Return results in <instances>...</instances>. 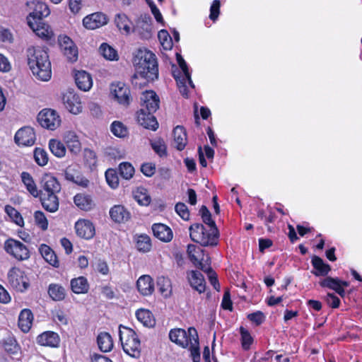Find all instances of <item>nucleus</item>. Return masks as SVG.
Returning a JSON list of instances; mask_svg holds the SVG:
<instances>
[{
  "mask_svg": "<svg viewBox=\"0 0 362 362\" xmlns=\"http://www.w3.org/2000/svg\"><path fill=\"white\" fill-rule=\"evenodd\" d=\"M135 200L142 206H148L151 202V197L147 193V190L144 187H139L134 192Z\"/></svg>",
  "mask_w": 362,
  "mask_h": 362,
  "instance_id": "nucleus-47",
  "label": "nucleus"
},
{
  "mask_svg": "<svg viewBox=\"0 0 362 362\" xmlns=\"http://www.w3.org/2000/svg\"><path fill=\"white\" fill-rule=\"evenodd\" d=\"M154 112H150L141 108L137 112L138 123L145 127L152 130H156L158 127V123L156 117L153 115Z\"/></svg>",
  "mask_w": 362,
  "mask_h": 362,
  "instance_id": "nucleus-17",
  "label": "nucleus"
},
{
  "mask_svg": "<svg viewBox=\"0 0 362 362\" xmlns=\"http://www.w3.org/2000/svg\"><path fill=\"white\" fill-rule=\"evenodd\" d=\"M115 23L118 29L125 34L133 31L132 23L124 13H118L115 18Z\"/></svg>",
  "mask_w": 362,
  "mask_h": 362,
  "instance_id": "nucleus-41",
  "label": "nucleus"
},
{
  "mask_svg": "<svg viewBox=\"0 0 362 362\" xmlns=\"http://www.w3.org/2000/svg\"><path fill=\"white\" fill-rule=\"evenodd\" d=\"M311 262L315 269V271H313L312 273L315 276H326L331 270L330 266L325 264L322 259L317 256H314Z\"/></svg>",
  "mask_w": 362,
  "mask_h": 362,
  "instance_id": "nucleus-40",
  "label": "nucleus"
},
{
  "mask_svg": "<svg viewBox=\"0 0 362 362\" xmlns=\"http://www.w3.org/2000/svg\"><path fill=\"white\" fill-rule=\"evenodd\" d=\"M58 43L62 52L68 61L74 62L77 60L78 49L69 37L66 35L59 36Z\"/></svg>",
  "mask_w": 362,
  "mask_h": 362,
  "instance_id": "nucleus-11",
  "label": "nucleus"
},
{
  "mask_svg": "<svg viewBox=\"0 0 362 362\" xmlns=\"http://www.w3.org/2000/svg\"><path fill=\"white\" fill-rule=\"evenodd\" d=\"M4 250L15 259L23 261L30 257L28 247L21 241L10 238L4 243Z\"/></svg>",
  "mask_w": 362,
  "mask_h": 362,
  "instance_id": "nucleus-8",
  "label": "nucleus"
},
{
  "mask_svg": "<svg viewBox=\"0 0 362 362\" xmlns=\"http://www.w3.org/2000/svg\"><path fill=\"white\" fill-rule=\"evenodd\" d=\"M33 319V314L30 309L22 310L18 316V327L24 333L28 332L32 327Z\"/></svg>",
  "mask_w": 362,
  "mask_h": 362,
  "instance_id": "nucleus-26",
  "label": "nucleus"
},
{
  "mask_svg": "<svg viewBox=\"0 0 362 362\" xmlns=\"http://www.w3.org/2000/svg\"><path fill=\"white\" fill-rule=\"evenodd\" d=\"M240 331L241 334L242 346L243 349L248 350L252 344L253 339L249 332L244 327H241Z\"/></svg>",
  "mask_w": 362,
  "mask_h": 362,
  "instance_id": "nucleus-57",
  "label": "nucleus"
},
{
  "mask_svg": "<svg viewBox=\"0 0 362 362\" xmlns=\"http://www.w3.org/2000/svg\"><path fill=\"white\" fill-rule=\"evenodd\" d=\"M189 235L194 242L204 247H214L218 243L219 233L216 227L206 229L201 223H194L189 227Z\"/></svg>",
  "mask_w": 362,
  "mask_h": 362,
  "instance_id": "nucleus-3",
  "label": "nucleus"
},
{
  "mask_svg": "<svg viewBox=\"0 0 362 362\" xmlns=\"http://www.w3.org/2000/svg\"><path fill=\"white\" fill-rule=\"evenodd\" d=\"M111 218L117 223H123L130 218V213L122 205H115L110 211Z\"/></svg>",
  "mask_w": 362,
  "mask_h": 362,
  "instance_id": "nucleus-32",
  "label": "nucleus"
},
{
  "mask_svg": "<svg viewBox=\"0 0 362 362\" xmlns=\"http://www.w3.org/2000/svg\"><path fill=\"white\" fill-rule=\"evenodd\" d=\"M135 73L132 83L135 87L141 88L150 81L158 77V64L155 54L146 49H139L134 57Z\"/></svg>",
  "mask_w": 362,
  "mask_h": 362,
  "instance_id": "nucleus-1",
  "label": "nucleus"
},
{
  "mask_svg": "<svg viewBox=\"0 0 362 362\" xmlns=\"http://www.w3.org/2000/svg\"><path fill=\"white\" fill-rule=\"evenodd\" d=\"M158 37L164 49L169 50L172 49L173 41L168 31L165 30H160L158 34Z\"/></svg>",
  "mask_w": 362,
  "mask_h": 362,
  "instance_id": "nucleus-50",
  "label": "nucleus"
},
{
  "mask_svg": "<svg viewBox=\"0 0 362 362\" xmlns=\"http://www.w3.org/2000/svg\"><path fill=\"white\" fill-rule=\"evenodd\" d=\"M64 141L71 153L77 155L80 153L81 150V142L74 132H66L64 136Z\"/></svg>",
  "mask_w": 362,
  "mask_h": 362,
  "instance_id": "nucleus-30",
  "label": "nucleus"
},
{
  "mask_svg": "<svg viewBox=\"0 0 362 362\" xmlns=\"http://www.w3.org/2000/svg\"><path fill=\"white\" fill-rule=\"evenodd\" d=\"M75 229L77 235L85 239H91L95 235V227L88 220H79L75 224Z\"/></svg>",
  "mask_w": 362,
  "mask_h": 362,
  "instance_id": "nucleus-20",
  "label": "nucleus"
},
{
  "mask_svg": "<svg viewBox=\"0 0 362 362\" xmlns=\"http://www.w3.org/2000/svg\"><path fill=\"white\" fill-rule=\"evenodd\" d=\"M189 334L191 335V342L188 348L190 350L193 361L199 362L200 359V353L197 332L195 328L189 327Z\"/></svg>",
  "mask_w": 362,
  "mask_h": 362,
  "instance_id": "nucleus-31",
  "label": "nucleus"
},
{
  "mask_svg": "<svg viewBox=\"0 0 362 362\" xmlns=\"http://www.w3.org/2000/svg\"><path fill=\"white\" fill-rule=\"evenodd\" d=\"M40 124L47 129L54 130L61 124V118L57 111L52 109H43L37 115Z\"/></svg>",
  "mask_w": 362,
  "mask_h": 362,
  "instance_id": "nucleus-10",
  "label": "nucleus"
},
{
  "mask_svg": "<svg viewBox=\"0 0 362 362\" xmlns=\"http://www.w3.org/2000/svg\"><path fill=\"white\" fill-rule=\"evenodd\" d=\"M83 157L86 164L90 167H94L97 163V156L95 153L89 148H85L83 151Z\"/></svg>",
  "mask_w": 362,
  "mask_h": 362,
  "instance_id": "nucleus-59",
  "label": "nucleus"
},
{
  "mask_svg": "<svg viewBox=\"0 0 362 362\" xmlns=\"http://www.w3.org/2000/svg\"><path fill=\"white\" fill-rule=\"evenodd\" d=\"M105 177L107 184L112 189H115L119 185L118 177L113 170H107L105 173Z\"/></svg>",
  "mask_w": 362,
  "mask_h": 362,
  "instance_id": "nucleus-60",
  "label": "nucleus"
},
{
  "mask_svg": "<svg viewBox=\"0 0 362 362\" xmlns=\"http://www.w3.org/2000/svg\"><path fill=\"white\" fill-rule=\"evenodd\" d=\"M63 103L66 110L71 113L77 115L82 111V105L80 98L74 90H67L62 96Z\"/></svg>",
  "mask_w": 362,
  "mask_h": 362,
  "instance_id": "nucleus-12",
  "label": "nucleus"
},
{
  "mask_svg": "<svg viewBox=\"0 0 362 362\" xmlns=\"http://www.w3.org/2000/svg\"><path fill=\"white\" fill-rule=\"evenodd\" d=\"M26 53L28 64L33 74L42 81H49L52 76V70L47 52L40 47H30Z\"/></svg>",
  "mask_w": 362,
  "mask_h": 362,
  "instance_id": "nucleus-2",
  "label": "nucleus"
},
{
  "mask_svg": "<svg viewBox=\"0 0 362 362\" xmlns=\"http://www.w3.org/2000/svg\"><path fill=\"white\" fill-rule=\"evenodd\" d=\"M48 294L53 300L61 301L66 297V290L58 284H51L48 287Z\"/></svg>",
  "mask_w": 362,
  "mask_h": 362,
  "instance_id": "nucleus-42",
  "label": "nucleus"
},
{
  "mask_svg": "<svg viewBox=\"0 0 362 362\" xmlns=\"http://www.w3.org/2000/svg\"><path fill=\"white\" fill-rule=\"evenodd\" d=\"M152 230L156 238L160 240L168 243L173 237L171 228L163 223H154L152 226Z\"/></svg>",
  "mask_w": 362,
  "mask_h": 362,
  "instance_id": "nucleus-24",
  "label": "nucleus"
},
{
  "mask_svg": "<svg viewBox=\"0 0 362 362\" xmlns=\"http://www.w3.org/2000/svg\"><path fill=\"white\" fill-rule=\"evenodd\" d=\"M112 134L117 137H124L127 134V129L120 122L115 121L111 125Z\"/></svg>",
  "mask_w": 362,
  "mask_h": 362,
  "instance_id": "nucleus-55",
  "label": "nucleus"
},
{
  "mask_svg": "<svg viewBox=\"0 0 362 362\" xmlns=\"http://www.w3.org/2000/svg\"><path fill=\"white\" fill-rule=\"evenodd\" d=\"M21 180L25 185L28 192L34 197H38L41 194V190L37 189V187L31 176L27 172H23L21 175Z\"/></svg>",
  "mask_w": 362,
  "mask_h": 362,
  "instance_id": "nucleus-34",
  "label": "nucleus"
},
{
  "mask_svg": "<svg viewBox=\"0 0 362 362\" xmlns=\"http://www.w3.org/2000/svg\"><path fill=\"white\" fill-rule=\"evenodd\" d=\"M34 158L40 166H45L47 164L49 157L47 151L41 148H35L34 150Z\"/></svg>",
  "mask_w": 362,
  "mask_h": 362,
  "instance_id": "nucleus-49",
  "label": "nucleus"
},
{
  "mask_svg": "<svg viewBox=\"0 0 362 362\" xmlns=\"http://www.w3.org/2000/svg\"><path fill=\"white\" fill-rule=\"evenodd\" d=\"M136 316L137 320L146 327H153L156 324L153 314L148 310H138Z\"/></svg>",
  "mask_w": 362,
  "mask_h": 362,
  "instance_id": "nucleus-43",
  "label": "nucleus"
},
{
  "mask_svg": "<svg viewBox=\"0 0 362 362\" xmlns=\"http://www.w3.org/2000/svg\"><path fill=\"white\" fill-rule=\"evenodd\" d=\"M151 146L159 156L162 157L166 155V146L162 139L158 138L151 141Z\"/></svg>",
  "mask_w": 362,
  "mask_h": 362,
  "instance_id": "nucleus-53",
  "label": "nucleus"
},
{
  "mask_svg": "<svg viewBox=\"0 0 362 362\" xmlns=\"http://www.w3.org/2000/svg\"><path fill=\"white\" fill-rule=\"evenodd\" d=\"M97 343L100 350L103 352H109L113 348V339L111 335L106 332H100L98 335Z\"/></svg>",
  "mask_w": 362,
  "mask_h": 362,
  "instance_id": "nucleus-38",
  "label": "nucleus"
},
{
  "mask_svg": "<svg viewBox=\"0 0 362 362\" xmlns=\"http://www.w3.org/2000/svg\"><path fill=\"white\" fill-rule=\"evenodd\" d=\"M169 337L173 342L179 346L187 348L191 342V335L189 334V329L186 332L183 329H174L170 330Z\"/></svg>",
  "mask_w": 362,
  "mask_h": 362,
  "instance_id": "nucleus-18",
  "label": "nucleus"
},
{
  "mask_svg": "<svg viewBox=\"0 0 362 362\" xmlns=\"http://www.w3.org/2000/svg\"><path fill=\"white\" fill-rule=\"evenodd\" d=\"M199 212L205 224L208 225L209 227H216L215 222L211 219V213L206 206H202Z\"/></svg>",
  "mask_w": 362,
  "mask_h": 362,
  "instance_id": "nucleus-61",
  "label": "nucleus"
},
{
  "mask_svg": "<svg viewBox=\"0 0 362 362\" xmlns=\"http://www.w3.org/2000/svg\"><path fill=\"white\" fill-rule=\"evenodd\" d=\"M42 207L47 211L54 213L59 209V202L57 194L42 193L38 197Z\"/></svg>",
  "mask_w": 362,
  "mask_h": 362,
  "instance_id": "nucleus-22",
  "label": "nucleus"
},
{
  "mask_svg": "<svg viewBox=\"0 0 362 362\" xmlns=\"http://www.w3.org/2000/svg\"><path fill=\"white\" fill-rule=\"evenodd\" d=\"M39 251L43 259L50 265L55 268L59 267V262L55 252L50 247L47 245L42 244L39 248Z\"/></svg>",
  "mask_w": 362,
  "mask_h": 362,
  "instance_id": "nucleus-33",
  "label": "nucleus"
},
{
  "mask_svg": "<svg viewBox=\"0 0 362 362\" xmlns=\"http://www.w3.org/2000/svg\"><path fill=\"white\" fill-rule=\"evenodd\" d=\"M141 171L146 177H151L156 173V165L153 163H145L141 165Z\"/></svg>",
  "mask_w": 362,
  "mask_h": 362,
  "instance_id": "nucleus-64",
  "label": "nucleus"
},
{
  "mask_svg": "<svg viewBox=\"0 0 362 362\" xmlns=\"http://www.w3.org/2000/svg\"><path fill=\"white\" fill-rule=\"evenodd\" d=\"M177 84L178 86V88L180 90V93L187 98L188 97V91H187V84L191 86V85L189 83L187 78L185 76H177L175 77Z\"/></svg>",
  "mask_w": 362,
  "mask_h": 362,
  "instance_id": "nucleus-62",
  "label": "nucleus"
},
{
  "mask_svg": "<svg viewBox=\"0 0 362 362\" xmlns=\"http://www.w3.org/2000/svg\"><path fill=\"white\" fill-rule=\"evenodd\" d=\"M174 145L179 151L185 148L187 144V134L181 126H177L173 130Z\"/></svg>",
  "mask_w": 362,
  "mask_h": 362,
  "instance_id": "nucleus-37",
  "label": "nucleus"
},
{
  "mask_svg": "<svg viewBox=\"0 0 362 362\" xmlns=\"http://www.w3.org/2000/svg\"><path fill=\"white\" fill-rule=\"evenodd\" d=\"M110 96L124 107H128L132 101L129 88L122 82L112 83L110 85Z\"/></svg>",
  "mask_w": 362,
  "mask_h": 362,
  "instance_id": "nucleus-6",
  "label": "nucleus"
},
{
  "mask_svg": "<svg viewBox=\"0 0 362 362\" xmlns=\"http://www.w3.org/2000/svg\"><path fill=\"white\" fill-rule=\"evenodd\" d=\"M108 18L105 14L96 12L86 16L83 20V25L90 30H94L107 23Z\"/></svg>",
  "mask_w": 362,
  "mask_h": 362,
  "instance_id": "nucleus-16",
  "label": "nucleus"
},
{
  "mask_svg": "<svg viewBox=\"0 0 362 362\" xmlns=\"http://www.w3.org/2000/svg\"><path fill=\"white\" fill-rule=\"evenodd\" d=\"M119 170L121 176L126 180L132 177L134 173V168L129 163H122L119 166Z\"/></svg>",
  "mask_w": 362,
  "mask_h": 362,
  "instance_id": "nucleus-56",
  "label": "nucleus"
},
{
  "mask_svg": "<svg viewBox=\"0 0 362 362\" xmlns=\"http://www.w3.org/2000/svg\"><path fill=\"white\" fill-rule=\"evenodd\" d=\"M64 177L66 180L83 187H87L89 184L88 180L82 175L79 171V167L76 165H69L66 168Z\"/></svg>",
  "mask_w": 362,
  "mask_h": 362,
  "instance_id": "nucleus-14",
  "label": "nucleus"
},
{
  "mask_svg": "<svg viewBox=\"0 0 362 362\" xmlns=\"http://www.w3.org/2000/svg\"><path fill=\"white\" fill-rule=\"evenodd\" d=\"M136 247L140 252H148L151 247V243L149 236L147 235H138L136 241Z\"/></svg>",
  "mask_w": 362,
  "mask_h": 362,
  "instance_id": "nucleus-48",
  "label": "nucleus"
},
{
  "mask_svg": "<svg viewBox=\"0 0 362 362\" xmlns=\"http://www.w3.org/2000/svg\"><path fill=\"white\" fill-rule=\"evenodd\" d=\"M4 211L12 222L21 227L24 226V220L21 214L14 207L11 205H6Z\"/></svg>",
  "mask_w": 362,
  "mask_h": 362,
  "instance_id": "nucleus-46",
  "label": "nucleus"
},
{
  "mask_svg": "<svg viewBox=\"0 0 362 362\" xmlns=\"http://www.w3.org/2000/svg\"><path fill=\"white\" fill-rule=\"evenodd\" d=\"M187 255L191 262L202 271L209 270L210 257L205 256L204 250L195 245H189Z\"/></svg>",
  "mask_w": 362,
  "mask_h": 362,
  "instance_id": "nucleus-7",
  "label": "nucleus"
},
{
  "mask_svg": "<svg viewBox=\"0 0 362 362\" xmlns=\"http://www.w3.org/2000/svg\"><path fill=\"white\" fill-rule=\"evenodd\" d=\"M151 17L148 15L141 16L136 21L133 31L138 33L142 37H148L151 35Z\"/></svg>",
  "mask_w": 362,
  "mask_h": 362,
  "instance_id": "nucleus-23",
  "label": "nucleus"
},
{
  "mask_svg": "<svg viewBox=\"0 0 362 362\" xmlns=\"http://www.w3.org/2000/svg\"><path fill=\"white\" fill-rule=\"evenodd\" d=\"M28 24L38 37L45 40L52 38L53 35L52 30L47 24L44 23L42 20L28 21Z\"/></svg>",
  "mask_w": 362,
  "mask_h": 362,
  "instance_id": "nucleus-21",
  "label": "nucleus"
},
{
  "mask_svg": "<svg viewBox=\"0 0 362 362\" xmlns=\"http://www.w3.org/2000/svg\"><path fill=\"white\" fill-rule=\"evenodd\" d=\"M49 148L52 153L57 158H63L66 155V147L58 139H52L49 141Z\"/></svg>",
  "mask_w": 362,
  "mask_h": 362,
  "instance_id": "nucleus-44",
  "label": "nucleus"
},
{
  "mask_svg": "<svg viewBox=\"0 0 362 362\" xmlns=\"http://www.w3.org/2000/svg\"><path fill=\"white\" fill-rule=\"evenodd\" d=\"M176 213L185 221L189 219V211L187 206L182 202L177 203L175 206Z\"/></svg>",
  "mask_w": 362,
  "mask_h": 362,
  "instance_id": "nucleus-63",
  "label": "nucleus"
},
{
  "mask_svg": "<svg viewBox=\"0 0 362 362\" xmlns=\"http://www.w3.org/2000/svg\"><path fill=\"white\" fill-rule=\"evenodd\" d=\"M4 348L6 352L11 354L18 353L19 350L16 340L13 337H8L4 340Z\"/></svg>",
  "mask_w": 362,
  "mask_h": 362,
  "instance_id": "nucleus-58",
  "label": "nucleus"
},
{
  "mask_svg": "<svg viewBox=\"0 0 362 362\" xmlns=\"http://www.w3.org/2000/svg\"><path fill=\"white\" fill-rule=\"evenodd\" d=\"M320 285L324 288H329L335 291L341 297L345 295V291L341 287L340 280L338 279H334L332 277H327L320 281Z\"/></svg>",
  "mask_w": 362,
  "mask_h": 362,
  "instance_id": "nucleus-39",
  "label": "nucleus"
},
{
  "mask_svg": "<svg viewBox=\"0 0 362 362\" xmlns=\"http://www.w3.org/2000/svg\"><path fill=\"white\" fill-rule=\"evenodd\" d=\"M75 81L78 88L83 91H88L93 86L91 76L85 71H78L75 74Z\"/></svg>",
  "mask_w": 362,
  "mask_h": 362,
  "instance_id": "nucleus-28",
  "label": "nucleus"
},
{
  "mask_svg": "<svg viewBox=\"0 0 362 362\" xmlns=\"http://www.w3.org/2000/svg\"><path fill=\"white\" fill-rule=\"evenodd\" d=\"M8 284L18 292L23 293L30 287V280L24 271L12 267L7 274Z\"/></svg>",
  "mask_w": 362,
  "mask_h": 362,
  "instance_id": "nucleus-5",
  "label": "nucleus"
},
{
  "mask_svg": "<svg viewBox=\"0 0 362 362\" xmlns=\"http://www.w3.org/2000/svg\"><path fill=\"white\" fill-rule=\"evenodd\" d=\"M74 202L78 208L86 211L91 210L94 206V202L90 196L82 193L74 196Z\"/></svg>",
  "mask_w": 362,
  "mask_h": 362,
  "instance_id": "nucleus-36",
  "label": "nucleus"
},
{
  "mask_svg": "<svg viewBox=\"0 0 362 362\" xmlns=\"http://www.w3.org/2000/svg\"><path fill=\"white\" fill-rule=\"evenodd\" d=\"M37 341L42 346L57 347L59 344L60 338L57 333L47 331L40 334L37 337Z\"/></svg>",
  "mask_w": 362,
  "mask_h": 362,
  "instance_id": "nucleus-25",
  "label": "nucleus"
},
{
  "mask_svg": "<svg viewBox=\"0 0 362 362\" xmlns=\"http://www.w3.org/2000/svg\"><path fill=\"white\" fill-rule=\"evenodd\" d=\"M42 193L57 194L61 190V185L57 179L50 174H45L41 180Z\"/></svg>",
  "mask_w": 362,
  "mask_h": 362,
  "instance_id": "nucleus-19",
  "label": "nucleus"
},
{
  "mask_svg": "<svg viewBox=\"0 0 362 362\" xmlns=\"http://www.w3.org/2000/svg\"><path fill=\"white\" fill-rule=\"evenodd\" d=\"M138 291L143 296H149L154 291V284L152 278L148 275H143L136 282Z\"/></svg>",
  "mask_w": 362,
  "mask_h": 362,
  "instance_id": "nucleus-27",
  "label": "nucleus"
},
{
  "mask_svg": "<svg viewBox=\"0 0 362 362\" xmlns=\"http://www.w3.org/2000/svg\"><path fill=\"white\" fill-rule=\"evenodd\" d=\"M177 61L179 64V66L182 71V74L180 76H185L189 83L191 85V87L194 88V85L193 84L192 81L191 79V74L189 71L187 63L185 62V61L180 54H177Z\"/></svg>",
  "mask_w": 362,
  "mask_h": 362,
  "instance_id": "nucleus-54",
  "label": "nucleus"
},
{
  "mask_svg": "<svg viewBox=\"0 0 362 362\" xmlns=\"http://www.w3.org/2000/svg\"><path fill=\"white\" fill-rule=\"evenodd\" d=\"M27 11L29 15L27 17L28 21H41L49 16L50 11L47 5L38 0H32L26 3Z\"/></svg>",
  "mask_w": 362,
  "mask_h": 362,
  "instance_id": "nucleus-9",
  "label": "nucleus"
},
{
  "mask_svg": "<svg viewBox=\"0 0 362 362\" xmlns=\"http://www.w3.org/2000/svg\"><path fill=\"white\" fill-rule=\"evenodd\" d=\"M14 140L16 143L19 146H33L36 140L34 129L30 127H25L20 129L16 133Z\"/></svg>",
  "mask_w": 362,
  "mask_h": 362,
  "instance_id": "nucleus-13",
  "label": "nucleus"
},
{
  "mask_svg": "<svg viewBox=\"0 0 362 362\" xmlns=\"http://www.w3.org/2000/svg\"><path fill=\"white\" fill-rule=\"evenodd\" d=\"M190 285L199 293L205 291L206 284L203 275L198 271H191L187 275Z\"/></svg>",
  "mask_w": 362,
  "mask_h": 362,
  "instance_id": "nucleus-29",
  "label": "nucleus"
},
{
  "mask_svg": "<svg viewBox=\"0 0 362 362\" xmlns=\"http://www.w3.org/2000/svg\"><path fill=\"white\" fill-rule=\"evenodd\" d=\"M141 108L150 112H155L159 107L160 99L153 90H146L141 96Z\"/></svg>",
  "mask_w": 362,
  "mask_h": 362,
  "instance_id": "nucleus-15",
  "label": "nucleus"
},
{
  "mask_svg": "<svg viewBox=\"0 0 362 362\" xmlns=\"http://www.w3.org/2000/svg\"><path fill=\"white\" fill-rule=\"evenodd\" d=\"M119 336L124 351L133 358H139L141 343L136 333L131 328L120 325Z\"/></svg>",
  "mask_w": 362,
  "mask_h": 362,
  "instance_id": "nucleus-4",
  "label": "nucleus"
},
{
  "mask_svg": "<svg viewBox=\"0 0 362 362\" xmlns=\"http://www.w3.org/2000/svg\"><path fill=\"white\" fill-rule=\"evenodd\" d=\"M33 216L35 223L38 228L42 230H46L48 228V221L42 211H35Z\"/></svg>",
  "mask_w": 362,
  "mask_h": 362,
  "instance_id": "nucleus-52",
  "label": "nucleus"
},
{
  "mask_svg": "<svg viewBox=\"0 0 362 362\" xmlns=\"http://www.w3.org/2000/svg\"><path fill=\"white\" fill-rule=\"evenodd\" d=\"M71 291L76 294L87 293L89 290V284L84 276H79L71 280Z\"/></svg>",
  "mask_w": 362,
  "mask_h": 362,
  "instance_id": "nucleus-35",
  "label": "nucleus"
},
{
  "mask_svg": "<svg viewBox=\"0 0 362 362\" xmlns=\"http://www.w3.org/2000/svg\"><path fill=\"white\" fill-rule=\"evenodd\" d=\"M157 286L160 294L165 298H168L171 295L172 286L170 280L164 276H160L157 279Z\"/></svg>",
  "mask_w": 362,
  "mask_h": 362,
  "instance_id": "nucleus-45",
  "label": "nucleus"
},
{
  "mask_svg": "<svg viewBox=\"0 0 362 362\" xmlns=\"http://www.w3.org/2000/svg\"><path fill=\"white\" fill-rule=\"evenodd\" d=\"M100 52L101 54L107 59L115 60L117 59V51L106 43H103L100 47Z\"/></svg>",
  "mask_w": 362,
  "mask_h": 362,
  "instance_id": "nucleus-51",
  "label": "nucleus"
}]
</instances>
